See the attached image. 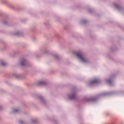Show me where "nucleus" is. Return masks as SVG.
Masks as SVG:
<instances>
[{"mask_svg":"<svg viewBox=\"0 0 124 124\" xmlns=\"http://www.w3.org/2000/svg\"><path fill=\"white\" fill-rule=\"evenodd\" d=\"M118 93H119V92L116 91L104 92L101 93L100 94L94 97L84 98L83 100L85 102H96L99 97H101L102 96H110V95H114L115 94H118Z\"/></svg>","mask_w":124,"mask_h":124,"instance_id":"1","label":"nucleus"},{"mask_svg":"<svg viewBox=\"0 0 124 124\" xmlns=\"http://www.w3.org/2000/svg\"><path fill=\"white\" fill-rule=\"evenodd\" d=\"M74 54L77 56L78 59L82 62H84V63H89V61L86 60L83 56H84V53L81 50L76 51L74 52Z\"/></svg>","mask_w":124,"mask_h":124,"instance_id":"2","label":"nucleus"},{"mask_svg":"<svg viewBox=\"0 0 124 124\" xmlns=\"http://www.w3.org/2000/svg\"><path fill=\"white\" fill-rule=\"evenodd\" d=\"M1 23L4 26H7V27H11L12 26V21L9 19L8 16H4V18L2 20Z\"/></svg>","mask_w":124,"mask_h":124,"instance_id":"3","label":"nucleus"},{"mask_svg":"<svg viewBox=\"0 0 124 124\" xmlns=\"http://www.w3.org/2000/svg\"><path fill=\"white\" fill-rule=\"evenodd\" d=\"M77 96V90L76 88L72 89V92L68 94V97L70 100H74Z\"/></svg>","mask_w":124,"mask_h":124,"instance_id":"4","label":"nucleus"},{"mask_svg":"<svg viewBox=\"0 0 124 124\" xmlns=\"http://www.w3.org/2000/svg\"><path fill=\"white\" fill-rule=\"evenodd\" d=\"M114 78H116V75L115 74H113L110 76L109 79H108L106 80V83H107V84H109L110 87L114 86V84H113V83H112V81H113V79H114Z\"/></svg>","mask_w":124,"mask_h":124,"instance_id":"5","label":"nucleus"},{"mask_svg":"<svg viewBox=\"0 0 124 124\" xmlns=\"http://www.w3.org/2000/svg\"><path fill=\"white\" fill-rule=\"evenodd\" d=\"M20 63L21 66L26 67V66H29V62L27 60V59L22 58L20 61Z\"/></svg>","mask_w":124,"mask_h":124,"instance_id":"6","label":"nucleus"},{"mask_svg":"<svg viewBox=\"0 0 124 124\" xmlns=\"http://www.w3.org/2000/svg\"><path fill=\"white\" fill-rule=\"evenodd\" d=\"M37 99L40 101V102L42 103V104L46 106L47 102L46 101V99H45V97L41 95H39L37 96Z\"/></svg>","mask_w":124,"mask_h":124,"instance_id":"7","label":"nucleus"},{"mask_svg":"<svg viewBox=\"0 0 124 124\" xmlns=\"http://www.w3.org/2000/svg\"><path fill=\"white\" fill-rule=\"evenodd\" d=\"M1 3L7 4V5L10 6L12 8V9H13L14 10H17V8L16 7H14L13 5H12V4L9 3L8 1H7V0H2L1 1Z\"/></svg>","mask_w":124,"mask_h":124,"instance_id":"8","label":"nucleus"},{"mask_svg":"<svg viewBox=\"0 0 124 124\" xmlns=\"http://www.w3.org/2000/svg\"><path fill=\"white\" fill-rule=\"evenodd\" d=\"M114 6L115 7V8H116V9H117V10L120 11V12H124V8L122 6V5H118V4H114Z\"/></svg>","mask_w":124,"mask_h":124,"instance_id":"9","label":"nucleus"},{"mask_svg":"<svg viewBox=\"0 0 124 124\" xmlns=\"http://www.w3.org/2000/svg\"><path fill=\"white\" fill-rule=\"evenodd\" d=\"M100 81L98 79H94L90 81L89 83V86L91 87V86H93V85H95V84H98Z\"/></svg>","mask_w":124,"mask_h":124,"instance_id":"10","label":"nucleus"},{"mask_svg":"<svg viewBox=\"0 0 124 124\" xmlns=\"http://www.w3.org/2000/svg\"><path fill=\"white\" fill-rule=\"evenodd\" d=\"M41 55H48V54H49V51H48V49H47V48L43 47L41 49Z\"/></svg>","mask_w":124,"mask_h":124,"instance_id":"11","label":"nucleus"},{"mask_svg":"<svg viewBox=\"0 0 124 124\" xmlns=\"http://www.w3.org/2000/svg\"><path fill=\"white\" fill-rule=\"evenodd\" d=\"M47 82L42 80L38 81L37 83V86H38V87H40V86H47Z\"/></svg>","mask_w":124,"mask_h":124,"instance_id":"12","label":"nucleus"},{"mask_svg":"<svg viewBox=\"0 0 124 124\" xmlns=\"http://www.w3.org/2000/svg\"><path fill=\"white\" fill-rule=\"evenodd\" d=\"M15 36H23L24 35V32L22 31H17L14 33Z\"/></svg>","mask_w":124,"mask_h":124,"instance_id":"13","label":"nucleus"},{"mask_svg":"<svg viewBox=\"0 0 124 124\" xmlns=\"http://www.w3.org/2000/svg\"><path fill=\"white\" fill-rule=\"evenodd\" d=\"M53 57L56 59V60H57V61H60L61 60V58H60V56L58 55L57 54H54L53 55Z\"/></svg>","mask_w":124,"mask_h":124,"instance_id":"14","label":"nucleus"},{"mask_svg":"<svg viewBox=\"0 0 124 124\" xmlns=\"http://www.w3.org/2000/svg\"><path fill=\"white\" fill-rule=\"evenodd\" d=\"M0 64H1L2 66H5V65H6V63H5L3 60H0Z\"/></svg>","mask_w":124,"mask_h":124,"instance_id":"15","label":"nucleus"},{"mask_svg":"<svg viewBox=\"0 0 124 124\" xmlns=\"http://www.w3.org/2000/svg\"><path fill=\"white\" fill-rule=\"evenodd\" d=\"M19 112H20V110L19 109H13L12 112L13 114H17L18 113H19Z\"/></svg>","mask_w":124,"mask_h":124,"instance_id":"16","label":"nucleus"},{"mask_svg":"<svg viewBox=\"0 0 124 124\" xmlns=\"http://www.w3.org/2000/svg\"><path fill=\"white\" fill-rule=\"evenodd\" d=\"M14 76L16 78V79H19L20 78H22V76L20 75H18L17 74H14Z\"/></svg>","mask_w":124,"mask_h":124,"instance_id":"17","label":"nucleus"},{"mask_svg":"<svg viewBox=\"0 0 124 124\" xmlns=\"http://www.w3.org/2000/svg\"><path fill=\"white\" fill-rule=\"evenodd\" d=\"M32 124H36L37 123V118H34L31 119Z\"/></svg>","mask_w":124,"mask_h":124,"instance_id":"18","label":"nucleus"},{"mask_svg":"<svg viewBox=\"0 0 124 124\" xmlns=\"http://www.w3.org/2000/svg\"><path fill=\"white\" fill-rule=\"evenodd\" d=\"M2 43L4 45V46L3 48H1L0 50H1L2 51H4V50H5L6 49V45H5V43H4L3 42H2Z\"/></svg>","mask_w":124,"mask_h":124,"instance_id":"19","label":"nucleus"},{"mask_svg":"<svg viewBox=\"0 0 124 124\" xmlns=\"http://www.w3.org/2000/svg\"><path fill=\"white\" fill-rule=\"evenodd\" d=\"M88 20L83 19L81 21V24H87V23H88Z\"/></svg>","mask_w":124,"mask_h":124,"instance_id":"20","label":"nucleus"},{"mask_svg":"<svg viewBox=\"0 0 124 124\" xmlns=\"http://www.w3.org/2000/svg\"><path fill=\"white\" fill-rule=\"evenodd\" d=\"M45 26H46V27H49L50 26V23H49L48 22H45L44 23Z\"/></svg>","mask_w":124,"mask_h":124,"instance_id":"21","label":"nucleus"},{"mask_svg":"<svg viewBox=\"0 0 124 124\" xmlns=\"http://www.w3.org/2000/svg\"><path fill=\"white\" fill-rule=\"evenodd\" d=\"M88 12H89V13H93V9H89Z\"/></svg>","mask_w":124,"mask_h":124,"instance_id":"22","label":"nucleus"},{"mask_svg":"<svg viewBox=\"0 0 124 124\" xmlns=\"http://www.w3.org/2000/svg\"><path fill=\"white\" fill-rule=\"evenodd\" d=\"M32 39L33 41H35V40H36V38L34 36H33L32 37Z\"/></svg>","mask_w":124,"mask_h":124,"instance_id":"23","label":"nucleus"},{"mask_svg":"<svg viewBox=\"0 0 124 124\" xmlns=\"http://www.w3.org/2000/svg\"><path fill=\"white\" fill-rule=\"evenodd\" d=\"M110 50L111 51V52H114V51H115V50L114 49V48L113 47H111L110 48Z\"/></svg>","mask_w":124,"mask_h":124,"instance_id":"24","label":"nucleus"},{"mask_svg":"<svg viewBox=\"0 0 124 124\" xmlns=\"http://www.w3.org/2000/svg\"><path fill=\"white\" fill-rule=\"evenodd\" d=\"M3 108V107L0 105V110H2Z\"/></svg>","mask_w":124,"mask_h":124,"instance_id":"25","label":"nucleus"},{"mask_svg":"<svg viewBox=\"0 0 124 124\" xmlns=\"http://www.w3.org/2000/svg\"><path fill=\"white\" fill-rule=\"evenodd\" d=\"M53 122L54 123H55V124H58V122L57 121V120H54Z\"/></svg>","mask_w":124,"mask_h":124,"instance_id":"26","label":"nucleus"},{"mask_svg":"<svg viewBox=\"0 0 124 124\" xmlns=\"http://www.w3.org/2000/svg\"><path fill=\"white\" fill-rule=\"evenodd\" d=\"M3 14L2 13H0V16H1V17H2L3 16Z\"/></svg>","mask_w":124,"mask_h":124,"instance_id":"27","label":"nucleus"},{"mask_svg":"<svg viewBox=\"0 0 124 124\" xmlns=\"http://www.w3.org/2000/svg\"><path fill=\"white\" fill-rule=\"evenodd\" d=\"M56 37H58V38H60V36L59 35H56Z\"/></svg>","mask_w":124,"mask_h":124,"instance_id":"28","label":"nucleus"},{"mask_svg":"<svg viewBox=\"0 0 124 124\" xmlns=\"http://www.w3.org/2000/svg\"><path fill=\"white\" fill-rule=\"evenodd\" d=\"M20 124H24V122L23 121H20Z\"/></svg>","mask_w":124,"mask_h":124,"instance_id":"29","label":"nucleus"},{"mask_svg":"<svg viewBox=\"0 0 124 124\" xmlns=\"http://www.w3.org/2000/svg\"><path fill=\"white\" fill-rule=\"evenodd\" d=\"M1 121V118L0 117V122Z\"/></svg>","mask_w":124,"mask_h":124,"instance_id":"30","label":"nucleus"},{"mask_svg":"<svg viewBox=\"0 0 124 124\" xmlns=\"http://www.w3.org/2000/svg\"><path fill=\"white\" fill-rule=\"evenodd\" d=\"M108 114H107V116H108Z\"/></svg>","mask_w":124,"mask_h":124,"instance_id":"31","label":"nucleus"}]
</instances>
